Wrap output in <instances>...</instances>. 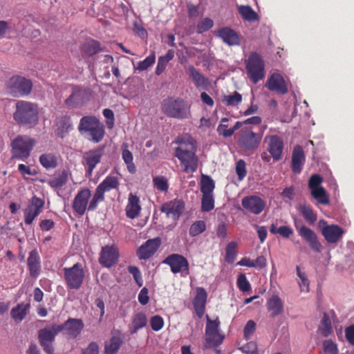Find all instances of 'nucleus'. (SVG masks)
<instances>
[{"label":"nucleus","mask_w":354,"mask_h":354,"mask_svg":"<svg viewBox=\"0 0 354 354\" xmlns=\"http://www.w3.org/2000/svg\"><path fill=\"white\" fill-rule=\"evenodd\" d=\"M62 331L72 338H76L84 328V323L80 319L69 318L64 324H58Z\"/></svg>","instance_id":"obj_26"},{"label":"nucleus","mask_w":354,"mask_h":354,"mask_svg":"<svg viewBox=\"0 0 354 354\" xmlns=\"http://www.w3.org/2000/svg\"><path fill=\"white\" fill-rule=\"evenodd\" d=\"M218 133L224 138H229L233 135V130L227 129V124H220L216 129Z\"/></svg>","instance_id":"obj_62"},{"label":"nucleus","mask_w":354,"mask_h":354,"mask_svg":"<svg viewBox=\"0 0 354 354\" xmlns=\"http://www.w3.org/2000/svg\"><path fill=\"white\" fill-rule=\"evenodd\" d=\"M18 170L24 178L26 175L34 176L37 174V171L35 169H31L30 166L24 164H19L18 165Z\"/></svg>","instance_id":"obj_64"},{"label":"nucleus","mask_w":354,"mask_h":354,"mask_svg":"<svg viewBox=\"0 0 354 354\" xmlns=\"http://www.w3.org/2000/svg\"><path fill=\"white\" fill-rule=\"evenodd\" d=\"M196 151V147L192 141L180 142V146L175 149L174 155L180 162L185 172L193 173L196 171L198 159Z\"/></svg>","instance_id":"obj_2"},{"label":"nucleus","mask_w":354,"mask_h":354,"mask_svg":"<svg viewBox=\"0 0 354 354\" xmlns=\"http://www.w3.org/2000/svg\"><path fill=\"white\" fill-rule=\"evenodd\" d=\"M206 230V224L204 221H196L190 226L189 234L191 236H196Z\"/></svg>","instance_id":"obj_47"},{"label":"nucleus","mask_w":354,"mask_h":354,"mask_svg":"<svg viewBox=\"0 0 354 354\" xmlns=\"http://www.w3.org/2000/svg\"><path fill=\"white\" fill-rule=\"evenodd\" d=\"M264 143L267 145V151L275 161L282 158L284 143L280 136L277 135H267L264 138Z\"/></svg>","instance_id":"obj_17"},{"label":"nucleus","mask_w":354,"mask_h":354,"mask_svg":"<svg viewBox=\"0 0 354 354\" xmlns=\"http://www.w3.org/2000/svg\"><path fill=\"white\" fill-rule=\"evenodd\" d=\"M214 208V199L213 194H203L201 199V210L209 212Z\"/></svg>","instance_id":"obj_49"},{"label":"nucleus","mask_w":354,"mask_h":354,"mask_svg":"<svg viewBox=\"0 0 354 354\" xmlns=\"http://www.w3.org/2000/svg\"><path fill=\"white\" fill-rule=\"evenodd\" d=\"M127 269H128L129 272L133 275V277L136 284L139 287L142 286V284H143L142 277V274H141V272H140L139 268L135 266H129Z\"/></svg>","instance_id":"obj_56"},{"label":"nucleus","mask_w":354,"mask_h":354,"mask_svg":"<svg viewBox=\"0 0 354 354\" xmlns=\"http://www.w3.org/2000/svg\"><path fill=\"white\" fill-rule=\"evenodd\" d=\"M187 72L189 77L192 80L197 88H206L208 86V79L203 75L199 71L193 66H189L187 67Z\"/></svg>","instance_id":"obj_34"},{"label":"nucleus","mask_w":354,"mask_h":354,"mask_svg":"<svg viewBox=\"0 0 354 354\" xmlns=\"http://www.w3.org/2000/svg\"><path fill=\"white\" fill-rule=\"evenodd\" d=\"M161 245L159 237L148 239L137 250V256L140 260H147L151 258Z\"/></svg>","instance_id":"obj_21"},{"label":"nucleus","mask_w":354,"mask_h":354,"mask_svg":"<svg viewBox=\"0 0 354 354\" xmlns=\"http://www.w3.org/2000/svg\"><path fill=\"white\" fill-rule=\"evenodd\" d=\"M66 284L70 289H79L84 281V271L80 263H76L71 268L63 269Z\"/></svg>","instance_id":"obj_9"},{"label":"nucleus","mask_w":354,"mask_h":354,"mask_svg":"<svg viewBox=\"0 0 354 354\" xmlns=\"http://www.w3.org/2000/svg\"><path fill=\"white\" fill-rule=\"evenodd\" d=\"M39 107L35 103L19 100L15 104L12 117L15 122L21 127L32 128L39 122Z\"/></svg>","instance_id":"obj_1"},{"label":"nucleus","mask_w":354,"mask_h":354,"mask_svg":"<svg viewBox=\"0 0 354 354\" xmlns=\"http://www.w3.org/2000/svg\"><path fill=\"white\" fill-rule=\"evenodd\" d=\"M297 274L299 277L300 281L299 282V285L301 288V291L303 292H308L309 288V281L306 277L305 273L302 272L300 270V267L299 266L296 268Z\"/></svg>","instance_id":"obj_53"},{"label":"nucleus","mask_w":354,"mask_h":354,"mask_svg":"<svg viewBox=\"0 0 354 354\" xmlns=\"http://www.w3.org/2000/svg\"><path fill=\"white\" fill-rule=\"evenodd\" d=\"M238 11L245 21L253 22L259 19L257 13L250 6H239Z\"/></svg>","instance_id":"obj_40"},{"label":"nucleus","mask_w":354,"mask_h":354,"mask_svg":"<svg viewBox=\"0 0 354 354\" xmlns=\"http://www.w3.org/2000/svg\"><path fill=\"white\" fill-rule=\"evenodd\" d=\"M67 180L68 175L65 171H63L57 176L55 177L53 179H50L48 181V184L50 187L57 189L63 187L66 183Z\"/></svg>","instance_id":"obj_44"},{"label":"nucleus","mask_w":354,"mask_h":354,"mask_svg":"<svg viewBox=\"0 0 354 354\" xmlns=\"http://www.w3.org/2000/svg\"><path fill=\"white\" fill-rule=\"evenodd\" d=\"M30 308L29 304H19L10 311L11 317L17 322H21L27 315Z\"/></svg>","instance_id":"obj_38"},{"label":"nucleus","mask_w":354,"mask_h":354,"mask_svg":"<svg viewBox=\"0 0 354 354\" xmlns=\"http://www.w3.org/2000/svg\"><path fill=\"white\" fill-rule=\"evenodd\" d=\"M214 26V21L212 19L208 17H205L202 19L196 26V32L198 33H203L210 28H212Z\"/></svg>","instance_id":"obj_51"},{"label":"nucleus","mask_w":354,"mask_h":354,"mask_svg":"<svg viewBox=\"0 0 354 354\" xmlns=\"http://www.w3.org/2000/svg\"><path fill=\"white\" fill-rule=\"evenodd\" d=\"M77 129L82 135L94 143L101 142L105 135L104 124L95 116H83Z\"/></svg>","instance_id":"obj_3"},{"label":"nucleus","mask_w":354,"mask_h":354,"mask_svg":"<svg viewBox=\"0 0 354 354\" xmlns=\"http://www.w3.org/2000/svg\"><path fill=\"white\" fill-rule=\"evenodd\" d=\"M322 234L328 243H337L342 237L344 230L337 225H328L322 230Z\"/></svg>","instance_id":"obj_27"},{"label":"nucleus","mask_w":354,"mask_h":354,"mask_svg":"<svg viewBox=\"0 0 354 354\" xmlns=\"http://www.w3.org/2000/svg\"><path fill=\"white\" fill-rule=\"evenodd\" d=\"M301 221L294 219V225L298 234L308 243L310 248L316 252H321L322 245L318 241L317 235L310 228L301 224Z\"/></svg>","instance_id":"obj_14"},{"label":"nucleus","mask_w":354,"mask_h":354,"mask_svg":"<svg viewBox=\"0 0 354 354\" xmlns=\"http://www.w3.org/2000/svg\"><path fill=\"white\" fill-rule=\"evenodd\" d=\"M323 180V177L321 175L313 174L308 180V187L310 189L312 196L319 203L328 205L330 203V199L326 189L321 186Z\"/></svg>","instance_id":"obj_12"},{"label":"nucleus","mask_w":354,"mask_h":354,"mask_svg":"<svg viewBox=\"0 0 354 354\" xmlns=\"http://www.w3.org/2000/svg\"><path fill=\"white\" fill-rule=\"evenodd\" d=\"M62 332V328L58 324H53L49 328H44L38 332V339L40 345L47 354L54 353V347L53 342L58 333Z\"/></svg>","instance_id":"obj_10"},{"label":"nucleus","mask_w":354,"mask_h":354,"mask_svg":"<svg viewBox=\"0 0 354 354\" xmlns=\"http://www.w3.org/2000/svg\"><path fill=\"white\" fill-rule=\"evenodd\" d=\"M10 92L15 96H24L30 93L32 82L24 77L15 75L10 77L6 84Z\"/></svg>","instance_id":"obj_11"},{"label":"nucleus","mask_w":354,"mask_h":354,"mask_svg":"<svg viewBox=\"0 0 354 354\" xmlns=\"http://www.w3.org/2000/svg\"><path fill=\"white\" fill-rule=\"evenodd\" d=\"M174 51L172 50H169L165 55L160 56L158 58L156 68V74L157 75H160L164 72L167 64L174 58Z\"/></svg>","instance_id":"obj_41"},{"label":"nucleus","mask_w":354,"mask_h":354,"mask_svg":"<svg viewBox=\"0 0 354 354\" xmlns=\"http://www.w3.org/2000/svg\"><path fill=\"white\" fill-rule=\"evenodd\" d=\"M319 329L324 337L328 336L329 334L332 332L330 319L329 316L325 313H324Z\"/></svg>","instance_id":"obj_46"},{"label":"nucleus","mask_w":354,"mask_h":354,"mask_svg":"<svg viewBox=\"0 0 354 354\" xmlns=\"http://www.w3.org/2000/svg\"><path fill=\"white\" fill-rule=\"evenodd\" d=\"M219 321L211 320L207 315V324L205 327L206 341L216 346L221 344L223 337L218 333Z\"/></svg>","instance_id":"obj_23"},{"label":"nucleus","mask_w":354,"mask_h":354,"mask_svg":"<svg viewBox=\"0 0 354 354\" xmlns=\"http://www.w3.org/2000/svg\"><path fill=\"white\" fill-rule=\"evenodd\" d=\"M187 14L189 19H196L199 16V6L192 3H187Z\"/></svg>","instance_id":"obj_61"},{"label":"nucleus","mask_w":354,"mask_h":354,"mask_svg":"<svg viewBox=\"0 0 354 354\" xmlns=\"http://www.w3.org/2000/svg\"><path fill=\"white\" fill-rule=\"evenodd\" d=\"M104 153V146H99L84 153L82 164L85 167L86 176H91L93 170L100 162Z\"/></svg>","instance_id":"obj_13"},{"label":"nucleus","mask_w":354,"mask_h":354,"mask_svg":"<svg viewBox=\"0 0 354 354\" xmlns=\"http://www.w3.org/2000/svg\"><path fill=\"white\" fill-rule=\"evenodd\" d=\"M120 181L117 176H107L96 187L94 194L89 202L88 211L93 212L95 210L100 203L105 199V193L109 192L113 189H118Z\"/></svg>","instance_id":"obj_5"},{"label":"nucleus","mask_w":354,"mask_h":354,"mask_svg":"<svg viewBox=\"0 0 354 354\" xmlns=\"http://www.w3.org/2000/svg\"><path fill=\"white\" fill-rule=\"evenodd\" d=\"M242 101V95L234 91L232 95L225 96L224 102L227 106H236Z\"/></svg>","instance_id":"obj_52"},{"label":"nucleus","mask_w":354,"mask_h":354,"mask_svg":"<svg viewBox=\"0 0 354 354\" xmlns=\"http://www.w3.org/2000/svg\"><path fill=\"white\" fill-rule=\"evenodd\" d=\"M129 145L126 142H123L121 145L122 150V158L125 164L127 165V167L128 171L131 174H135L136 171V167L133 163V156L132 153L129 150Z\"/></svg>","instance_id":"obj_36"},{"label":"nucleus","mask_w":354,"mask_h":354,"mask_svg":"<svg viewBox=\"0 0 354 354\" xmlns=\"http://www.w3.org/2000/svg\"><path fill=\"white\" fill-rule=\"evenodd\" d=\"M305 155L303 148L297 145L295 147L291 160V168L294 174H300L305 163Z\"/></svg>","instance_id":"obj_30"},{"label":"nucleus","mask_w":354,"mask_h":354,"mask_svg":"<svg viewBox=\"0 0 354 354\" xmlns=\"http://www.w3.org/2000/svg\"><path fill=\"white\" fill-rule=\"evenodd\" d=\"M323 346L324 354H337V345L332 340H325Z\"/></svg>","instance_id":"obj_59"},{"label":"nucleus","mask_w":354,"mask_h":354,"mask_svg":"<svg viewBox=\"0 0 354 354\" xmlns=\"http://www.w3.org/2000/svg\"><path fill=\"white\" fill-rule=\"evenodd\" d=\"M266 86L270 91L280 95H285L288 88L283 76L279 73L272 74L267 80Z\"/></svg>","instance_id":"obj_24"},{"label":"nucleus","mask_w":354,"mask_h":354,"mask_svg":"<svg viewBox=\"0 0 354 354\" xmlns=\"http://www.w3.org/2000/svg\"><path fill=\"white\" fill-rule=\"evenodd\" d=\"M215 187L214 180L210 176L202 175L201 180V192L203 194H213Z\"/></svg>","instance_id":"obj_42"},{"label":"nucleus","mask_w":354,"mask_h":354,"mask_svg":"<svg viewBox=\"0 0 354 354\" xmlns=\"http://www.w3.org/2000/svg\"><path fill=\"white\" fill-rule=\"evenodd\" d=\"M80 50L82 57H84L93 56L102 51V48L98 41L89 38L81 45Z\"/></svg>","instance_id":"obj_32"},{"label":"nucleus","mask_w":354,"mask_h":354,"mask_svg":"<svg viewBox=\"0 0 354 354\" xmlns=\"http://www.w3.org/2000/svg\"><path fill=\"white\" fill-rule=\"evenodd\" d=\"M207 297V294L205 288H197L196 295L193 300V306L198 318H201L204 315Z\"/></svg>","instance_id":"obj_29"},{"label":"nucleus","mask_w":354,"mask_h":354,"mask_svg":"<svg viewBox=\"0 0 354 354\" xmlns=\"http://www.w3.org/2000/svg\"><path fill=\"white\" fill-rule=\"evenodd\" d=\"M36 141L27 135H18L11 142L12 159L24 161L30 156Z\"/></svg>","instance_id":"obj_6"},{"label":"nucleus","mask_w":354,"mask_h":354,"mask_svg":"<svg viewBox=\"0 0 354 354\" xmlns=\"http://www.w3.org/2000/svg\"><path fill=\"white\" fill-rule=\"evenodd\" d=\"M119 251L116 246L106 245L102 248L99 262L106 268H111L118 261Z\"/></svg>","instance_id":"obj_22"},{"label":"nucleus","mask_w":354,"mask_h":354,"mask_svg":"<svg viewBox=\"0 0 354 354\" xmlns=\"http://www.w3.org/2000/svg\"><path fill=\"white\" fill-rule=\"evenodd\" d=\"M245 63L247 75L254 84L265 77V62L259 53H251Z\"/></svg>","instance_id":"obj_7"},{"label":"nucleus","mask_w":354,"mask_h":354,"mask_svg":"<svg viewBox=\"0 0 354 354\" xmlns=\"http://www.w3.org/2000/svg\"><path fill=\"white\" fill-rule=\"evenodd\" d=\"M121 344L122 340L119 337H112L109 343L105 345V353L115 354L120 349Z\"/></svg>","instance_id":"obj_45"},{"label":"nucleus","mask_w":354,"mask_h":354,"mask_svg":"<svg viewBox=\"0 0 354 354\" xmlns=\"http://www.w3.org/2000/svg\"><path fill=\"white\" fill-rule=\"evenodd\" d=\"M149 290L146 287L141 289L138 294V299L141 305H146L149 303V297L148 296Z\"/></svg>","instance_id":"obj_63"},{"label":"nucleus","mask_w":354,"mask_h":354,"mask_svg":"<svg viewBox=\"0 0 354 354\" xmlns=\"http://www.w3.org/2000/svg\"><path fill=\"white\" fill-rule=\"evenodd\" d=\"M44 206V201L36 196L31 198L28 206L24 209V223L31 225L33 221L41 213Z\"/></svg>","instance_id":"obj_16"},{"label":"nucleus","mask_w":354,"mask_h":354,"mask_svg":"<svg viewBox=\"0 0 354 354\" xmlns=\"http://www.w3.org/2000/svg\"><path fill=\"white\" fill-rule=\"evenodd\" d=\"M236 173L239 180H242L247 174L246 165L243 160H239L236 163Z\"/></svg>","instance_id":"obj_58"},{"label":"nucleus","mask_w":354,"mask_h":354,"mask_svg":"<svg viewBox=\"0 0 354 354\" xmlns=\"http://www.w3.org/2000/svg\"><path fill=\"white\" fill-rule=\"evenodd\" d=\"M162 263L169 266L174 274L182 272L185 273V275L189 274V262L180 254H171L167 256Z\"/></svg>","instance_id":"obj_18"},{"label":"nucleus","mask_w":354,"mask_h":354,"mask_svg":"<svg viewBox=\"0 0 354 354\" xmlns=\"http://www.w3.org/2000/svg\"><path fill=\"white\" fill-rule=\"evenodd\" d=\"M91 96V89L75 86L71 94L64 100V104L68 108L80 107L86 103Z\"/></svg>","instance_id":"obj_15"},{"label":"nucleus","mask_w":354,"mask_h":354,"mask_svg":"<svg viewBox=\"0 0 354 354\" xmlns=\"http://www.w3.org/2000/svg\"><path fill=\"white\" fill-rule=\"evenodd\" d=\"M156 62L155 52L152 51L151 53L144 60L138 62L136 69L142 71L148 69Z\"/></svg>","instance_id":"obj_50"},{"label":"nucleus","mask_w":354,"mask_h":354,"mask_svg":"<svg viewBox=\"0 0 354 354\" xmlns=\"http://www.w3.org/2000/svg\"><path fill=\"white\" fill-rule=\"evenodd\" d=\"M241 205L247 212L257 215L263 211L266 203L258 196H248L242 198Z\"/></svg>","instance_id":"obj_20"},{"label":"nucleus","mask_w":354,"mask_h":354,"mask_svg":"<svg viewBox=\"0 0 354 354\" xmlns=\"http://www.w3.org/2000/svg\"><path fill=\"white\" fill-rule=\"evenodd\" d=\"M184 209L185 205L183 201L174 200L164 203L160 207V211L166 214L167 217L176 221L183 214Z\"/></svg>","instance_id":"obj_25"},{"label":"nucleus","mask_w":354,"mask_h":354,"mask_svg":"<svg viewBox=\"0 0 354 354\" xmlns=\"http://www.w3.org/2000/svg\"><path fill=\"white\" fill-rule=\"evenodd\" d=\"M27 265L30 275L33 278H37L41 272V258L36 249L29 252Z\"/></svg>","instance_id":"obj_28"},{"label":"nucleus","mask_w":354,"mask_h":354,"mask_svg":"<svg viewBox=\"0 0 354 354\" xmlns=\"http://www.w3.org/2000/svg\"><path fill=\"white\" fill-rule=\"evenodd\" d=\"M161 109L169 118L185 120L191 116L190 105L181 97H168L163 100Z\"/></svg>","instance_id":"obj_4"},{"label":"nucleus","mask_w":354,"mask_h":354,"mask_svg":"<svg viewBox=\"0 0 354 354\" xmlns=\"http://www.w3.org/2000/svg\"><path fill=\"white\" fill-rule=\"evenodd\" d=\"M237 287L242 292H248L251 290V286L244 274L239 275L237 279Z\"/></svg>","instance_id":"obj_54"},{"label":"nucleus","mask_w":354,"mask_h":354,"mask_svg":"<svg viewBox=\"0 0 354 354\" xmlns=\"http://www.w3.org/2000/svg\"><path fill=\"white\" fill-rule=\"evenodd\" d=\"M91 196V192L88 188H83L78 191L73 201V211L80 216H82L88 210V200Z\"/></svg>","instance_id":"obj_19"},{"label":"nucleus","mask_w":354,"mask_h":354,"mask_svg":"<svg viewBox=\"0 0 354 354\" xmlns=\"http://www.w3.org/2000/svg\"><path fill=\"white\" fill-rule=\"evenodd\" d=\"M256 330V323L253 320H249L243 329L244 337L246 339H250Z\"/></svg>","instance_id":"obj_60"},{"label":"nucleus","mask_w":354,"mask_h":354,"mask_svg":"<svg viewBox=\"0 0 354 354\" xmlns=\"http://www.w3.org/2000/svg\"><path fill=\"white\" fill-rule=\"evenodd\" d=\"M40 164L46 169H54L57 166V157L52 153H43L39 158Z\"/></svg>","instance_id":"obj_39"},{"label":"nucleus","mask_w":354,"mask_h":354,"mask_svg":"<svg viewBox=\"0 0 354 354\" xmlns=\"http://www.w3.org/2000/svg\"><path fill=\"white\" fill-rule=\"evenodd\" d=\"M153 183L154 187L161 191L167 192L168 190V183L167 180L163 176H156L153 178Z\"/></svg>","instance_id":"obj_55"},{"label":"nucleus","mask_w":354,"mask_h":354,"mask_svg":"<svg viewBox=\"0 0 354 354\" xmlns=\"http://www.w3.org/2000/svg\"><path fill=\"white\" fill-rule=\"evenodd\" d=\"M266 129V126H264L261 133H254L248 128L242 129L238 133L239 147L245 151L254 152L259 148Z\"/></svg>","instance_id":"obj_8"},{"label":"nucleus","mask_w":354,"mask_h":354,"mask_svg":"<svg viewBox=\"0 0 354 354\" xmlns=\"http://www.w3.org/2000/svg\"><path fill=\"white\" fill-rule=\"evenodd\" d=\"M217 36L229 46H238L240 44L239 34L230 27H223L218 30Z\"/></svg>","instance_id":"obj_31"},{"label":"nucleus","mask_w":354,"mask_h":354,"mask_svg":"<svg viewBox=\"0 0 354 354\" xmlns=\"http://www.w3.org/2000/svg\"><path fill=\"white\" fill-rule=\"evenodd\" d=\"M267 308L270 312L272 317L281 315L283 310V305L279 297L277 295L272 296L267 301Z\"/></svg>","instance_id":"obj_35"},{"label":"nucleus","mask_w":354,"mask_h":354,"mask_svg":"<svg viewBox=\"0 0 354 354\" xmlns=\"http://www.w3.org/2000/svg\"><path fill=\"white\" fill-rule=\"evenodd\" d=\"M299 212L308 224L313 225L317 221V215L310 205H300Z\"/></svg>","instance_id":"obj_43"},{"label":"nucleus","mask_w":354,"mask_h":354,"mask_svg":"<svg viewBox=\"0 0 354 354\" xmlns=\"http://www.w3.org/2000/svg\"><path fill=\"white\" fill-rule=\"evenodd\" d=\"M237 243L235 241L230 242L225 250V261L227 263H233L237 254Z\"/></svg>","instance_id":"obj_48"},{"label":"nucleus","mask_w":354,"mask_h":354,"mask_svg":"<svg viewBox=\"0 0 354 354\" xmlns=\"http://www.w3.org/2000/svg\"><path fill=\"white\" fill-rule=\"evenodd\" d=\"M141 211L140 205V199L136 196L131 193L128 198V204L126 207V214L128 218H135L138 217Z\"/></svg>","instance_id":"obj_33"},{"label":"nucleus","mask_w":354,"mask_h":354,"mask_svg":"<svg viewBox=\"0 0 354 354\" xmlns=\"http://www.w3.org/2000/svg\"><path fill=\"white\" fill-rule=\"evenodd\" d=\"M147 324V318L146 315L142 312L136 313L132 319L131 326L130 327V333H136L138 330L145 327Z\"/></svg>","instance_id":"obj_37"},{"label":"nucleus","mask_w":354,"mask_h":354,"mask_svg":"<svg viewBox=\"0 0 354 354\" xmlns=\"http://www.w3.org/2000/svg\"><path fill=\"white\" fill-rule=\"evenodd\" d=\"M150 326L154 331L160 330L164 326V319L160 315H153L150 319Z\"/></svg>","instance_id":"obj_57"}]
</instances>
